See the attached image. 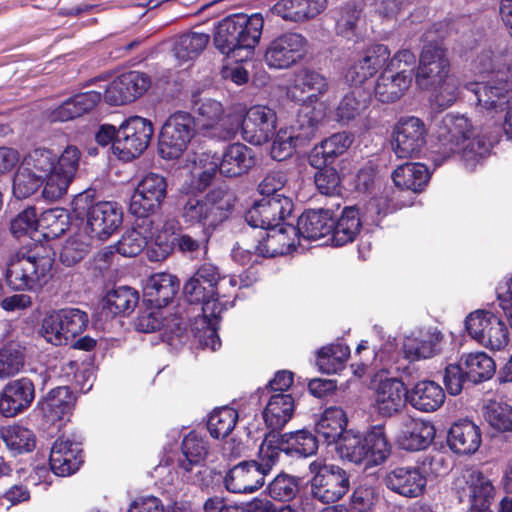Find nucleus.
<instances>
[{"instance_id": "1", "label": "nucleus", "mask_w": 512, "mask_h": 512, "mask_svg": "<svg viewBox=\"0 0 512 512\" xmlns=\"http://www.w3.org/2000/svg\"><path fill=\"white\" fill-rule=\"evenodd\" d=\"M471 121L462 114L448 113L437 124L435 153L443 159L460 153L466 166L473 168L489 153V147L473 135Z\"/></svg>"}, {"instance_id": "2", "label": "nucleus", "mask_w": 512, "mask_h": 512, "mask_svg": "<svg viewBox=\"0 0 512 512\" xmlns=\"http://www.w3.org/2000/svg\"><path fill=\"white\" fill-rule=\"evenodd\" d=\"M235 204L232 192L217 188L207 194H186L179 200V213L188 226H200L203 234L211 233L225 221Z\"/></svg>"}, {"instance_id": "3", "label": "nucleus", "mask_w": 512, "mask_h": 512, "mask_svg": "<svg viewBox=\"0 0 512 512\" xmlns=\"http://www.w3.org/2000/svg\"><path fill=\"white\" fill-rule=\"evenodd\" d=\"M51 268L50 257L40 256L35 250H19L6 263L5 280L15 291L35 292L48 282Z\"/></svg>"}, {"instance_id": "4", "label": "nucleus", "mask_w": 512, "mask_h": 512, "mask_svg": "<svg viewBox=\"0 0 512 512\" xmlns=\"http://www.w3.org/2000/svg\"><path fill=\"white\" fill-rule=\"evenodd\" d=\"M337 452L342 459L368 468L384 463L390 455L391 446L384 428L374 426L363 437L347 431L338 442Z\"/></svg>"}, {"instance_id": "5", "label": "nucleus", "mask_w": 512, "mask_h": 512, "mask_svg": "<svg viewBox=\"0 0 512 512\" xmlns=\"http://www.w3.org/2000/svg\"><path fill=\"white\" fill-rule=\"evenodd\" d=\"M329 88L330 83L325 75L313 69L302 68L293 74V79L286 88V95L301 106L298 114H307L310 117L320 110L323 120L327 106L320 100L328 93Z\"/></svg>"}, {"instance_id": "6", "label": "nucleus", "mask_w": 512, "mask_h": 512, "mask_svg": "<svg viewBox=\"0 0 512 512\" xmlns=\"http://www.w3.org/2000/svg\"><path fill=\"white\" fill-rule=\"evenodd\" d=\"M275 455L269 442H262L258 460L240 462L228 471L224 478L226 489L232 493H252L261 488L275 465Z\"/></svg>"}, {"instance_id": "7", "label": "nucleus", "mask_w": 512, "mask_h": 512, "mask_svg": "<svg viewBox=\"0 0 512 512\" xmlns=\"http://www.w3.org/2000/svg\"><path fill=\"white\" fill-rule=\"evenodd\" d=\"M196 135L194 117L184 111L170 115L162 126L159 136V153L164 159H177L188 148Z\"/></svg>"}, {"instance_id": "8", "label": "nucleus", "mask_w": 512, "mask_h": 512, "mask_svg": "<svg viewBox=\"0 0 512 512\" xmlns=\"http://www.w3.org/2000/svg\"><path fill=\"white\" fill-rule=\"evenodd\" d=\"M311 478V493L322 503H334L341 499L350 488L348 473L337 465L326 464L315 460L309 464Z\"/></svg>"}, {"instance_id": "9", "label": "nucleus", "mask_w": 512, "mask_h": 512, "mask_svg": "<svg viewBox=\"0 0 512 512\" xmlns=\"http://www.w3.org/2000/svg\"><path fill=\"white\" fill-rule=\"evenodd\" d=\"M314 116L298 114L295 124L282 127L277 132L271 147V156L277 161H283L293 155L297 145L312 139L322 121L321 111Z\"/></svg>"}, {"instance_id": "10", "label": "nucleus", "mask_w": 512, "mask_h": 512, "mask_svg": "<svg viewBox=\"0 0 512 512\" xmlns=\"http://www.w3.org/2000/svg\"><path fill=\"white\" fill-rule=\"evenodd\" d=\"M453 490L460 502L477 511L486 510L495 495L492 481L477 469L463 470L454 479Z\"/></svg>"}, {"instance_id": "11", "label": "nucleus", "mask_w": 512, "mask_h": 512, "mask_svg": "<svg viewBox=\"0 0 512 512\" xmlns=\"http://www.w3.org/2000/svg\"><path fill=\"white\" fill-rule=\"evenodd\" d=\"M153 136L152 123L140 116L127 119L118 129L113 142V153L124 161L139 156L149 145Z\"/></svg>"}, {"instance_id": "12", "label": "nucleus", "mask_w": 512, "mask_h": 512, "mask_svg": "<svg viewBox=\"0 0 512 512\" xmlns=\"http://www.w3.org/2000/svg\"><path fill=\"white\" fill-rule=\"evenodd\" d=\"M465 326L474 340L492 350H501L509 342V332L505 323L490 311L477 310L470 313Z\"/></svg>"}, {"instance_id": "13", "label": "nucleus", "mask_w": 512, "mask_h": 512, "mask_svg": "<svg viewBox=\"0 0 512 512\" xmlns=\"http://www.w3.org/2000/svg\"><path fill=\"white\" fill-rule=\"evenodd\" d=\"M194 111L202 131L211 137L228 138L233 136L240 124V117L226 113L223 105L214 99L206 98L194 102Z\"/></svg>"}, {"instance_id": "14", "label": "nucleus", "mask_w": 512, "mask_h": 512, "mask_svg": "<svg viewBox=\"0 0 512 512\" xmlns=\"http://www.w3.org/2000/svg\"><path fill=\"white\" fill-rule=\"evenodd\" d=\"M450 75V62L446 49L439 43L426 44L420 54L415 73L416 85L426 91Z\"/></svg>"}, {"instance_id": "15", "label": "nucleus", "mask_w": 512, "mask_h": 512, "mask_svg": "<svg viewBox=\"0 0 512 512\" xmlns=\"http://www.w3.org/2000/svg\"><path fill=\"white\" fill-rule=\"evenodd\" d=\"M235 117H240L243 139L252 145L266 144L275 134L277 114L266 105H253L244 116L235 114Z\"/></svg>"}, {"instance_id": "16", "label": "nucleus", "mask_w": 512, "mask_h": 512, "mask_svg": "<svg viewBox=\"0 0 512 512\" xmlns=\"http://www.w3.org/2000/svg\"><path fill=\"white\" fill-rule=\"evenodd\" d=\"M293 207L292 199L288 196L264 197L247 211L245 220L253 228H277L291 215Z\"/></svg>"}, {"instance_id": "17", "label": "nucleus", "mask_w": 512, "mask_h": 512, "mask_svg": "<svg viewBox=\"0 0 512 512\" xmlns=\"http://www.w3.org/2000/svg\"><path fill=\"white\" fill-rule=\"evenodd\" d=\"M166 192L167 182L162 175L157 173L145 175L131 198L130 212L138 218H143L144 224L152 223L147 216L160 206L166 197Z\"/></svg>"}, {"instance_id": "18", "label": "nucleus", "mask_w": 512, "mask_h": 512, "mask_svg": "<svg viewBox=\"0 0 512 512\" xmlns=\"http://www.w3.org/2000/svg\"><path fill=\"white\" fill-rule=\"evenodd\" d=\"M427 128L415 116L399 119L394 130L393 150L398 158L417 156L426 144Z\"/></svg>"}, {"instance_id": "19", "label": "nucleus", "mask_w": 512, "mask_h": 512, "mask_svg": "<svg viewBox=\"0 0 512 512\" xmlns=\"http://www.w3.org/2000/svg\"><path fill=\"white\" fill-rule=\"evenodd\" d=\"M372 407L381 416L391 417L401 411L407 400L404 383L395 377L373 381Z\"/></svg>"}, {"instance_id": "20", "label": "nucleus", "mask_w": 512, "mask_h": 512, "mask_svg": "<svg viewBox=\"0 0 512 512\" xmlns=\"http://www.w3.org/2000/svg\"><path fill=\"white\" fill-rule=\"evenodd\" d=\"M305 46L302 34H281L267 48L265 62L270 68L288 69L304 57Z\"/></svg>"}, {"instance_id": "21", "label": "nucleus", "mask_w": 512, "mask_h": 512, "mask_svg": "<svg viewBox=\"0 0 512 512\" xmlns=\"http://www.w3.org/2000/svg\"><path fill=\"white\" fill-rule=\"evenodd\" d=\"M122 210L117 203L102 201L88 207L87 229L92 237L109 238L122 223Z\"/></svg>"}, {"instance_id": "22", "label": "nucleus", "mask_w": 512, "mask_h": 512, "mask_svg": "<svg viewBox=\"0 0 512 512\" xmlns=\"http://www.w3.org/2000/svg\"><path fill=\"white\" fill-rule=\"evenodd\" d=\"M263 442H269L271 448L276 452L275 464L278 462L281 452L308 457L315 454L318 449L316 436L305 429L286 433L282 436L271 433L264 438Z\"/></svg>"}, {"instance_id": "23", "label": "nucleus", "mask_w": 512, "mask_h": 512, "mask_svg": "<svg viewBox=\"0 0 512 512\" xmlns=\"http://www.w3.org/2000/svg\"><path fill=\"white\" fill-rule=\"evenodd\" d=\"M35 398L33 382L22 377L8 382L0 395V413L14 417L30 407Z\"/></svg>"}, {"instance_id": "24", "label": "nucleus", "mask_w": 512, "mask_h": 512, "mask_svg": "<svg viewBox=\"0 0 512 512\" xmlns=\"http://www.w3.org/2000/svg\"><path fill=\"white\" fill-rule=\"evenodd\" d=\"M389 55L390 51L387 46L382 44H376L367 48L363 55L355 60L347 69L345 74L346 81L355 86L363 84L386 65Z\"/></svg>"}, {"instance_id": "25", "label": "nucleus", "mask_w": 512, "mask_h": 512, "mask_svg": "<svg viewBox=\"0 0 512 512\" xmlns=\"http://www.w3.org/2000/svg\"><path fill=\"white\" fill-rule=\"evenodd\" d=\"M466 89L473 92L479 106L486 110L502 109L512 96V81L499 75L487 82L467 83Z\"/></svg>"}, {"instance_id": "26", "label": "nucleus", "mask_w": 512, "mask_h": 512, "mask_svg": "<svg viewBox=\"0 0 512 512\" xmlns=\"http://www.w3.org/2000/svg\"><path fill=\"white\" fill-rule=\"evenodd\" d=\"M73 396L66 386L50 390L45 397L37 403L45 423L60 428L71 414Z\"/></svg>"}, {"instance_id": "27", "label": "nucleus", "mask_w": 512, "mask_h": 512, "mask_svg": "<svg viewBox=\"0 0 512 512\" xmlns=\"http://www.w3.org/2000/svg\"><path fill=\"white\" fill-rule=\"evenodd\" d=\"M385 484L391 491L408 498L423 494L427 479L418 467H396L385 476Z\"/></svg>"}, {"instance_id": "28", "label": "nucleus", "mask_w": 512, "mask_h": 512, "mask_svg": "<svg viewBox=\"0 0 512 512\" xmlns=\"http://www.w3.org/2000/svg\"><path fill=\"white\" fill-rule=\"evenodd\" d=\"M254 165L252 149L242 143L228 145L220 158V162L212 169L218 168L220 174L226 177L240 176Z\"/></svg>"}, {"instance_id": "29", "label": "nucleus", "mask_w": 512, "mask_h": 512, "mask_svg": "<svg viewBox=\"0 0 512 512\" xmlns=\"http://www.w3.org/2000/svg\"><path fill=\"white\" fill-rule=\"evenodd\" d=\"M412 82L411 73L395 72L385 67L375 83L374 96L382 103H393L399 100L408 90Z\"/></svg>"}, {"instance_id": "30", "label": "nucleus", "mask_w": 512, "mask_h": 512, "mask_svg": "<svg viewBox=\"0 0 512 512\" xmlns=\"http://www.w3.org/2000/svg\"><path fill=\"white\" fill-rule=\"evenodd\" d=\"M49 460L56 475L69 476L76 472L82 463L81 450L77 444L58 438L51 448Z\"/></svg>"}, {"instance_id": "31", "label": "nucleus", "mask_w": 512, "mask_h": 512, "mask_svg": "<svg viewBox=\"0 0 512 512\" xmlns=\"http://www.w3.org/2000/svg\"><path fill=\"white\" fill-rule=\"evenodd\" d=\"M398 436L399 446L407 451L426 449L435 437V427L429 421L407 418Z\"/></svg>"}, {"instance_id": "32", "label": "nucleus", "mask_w": 512, "mask_h": 512, "mask_svg": "<svg viewBox=\"0 0 512 512\" xmlns=\"http://www.w3.org/2000/svg\"><path fill=\"white\" fill-rule=\"evenodd\" d=\"M441 340V333L436 331H419L412 333L403 340V355L410 361L431 358L439 353Z\"/></svg>"}, {"instance_id": "33", "label": "nucleus", "mask_w": 512, "mask_h": 512, "mask_svg": "<svg viewBox=\"0 0 512 512\" xmlns=\"http://www.w3.org/2000/svg\"><path fill=\"white\" fill-rule=\"evenodd\" d=\"M261 34H214V45L236 62L247 60L259 43Z\"/></svg>"}, {"instance_id": "34", "label": "nucleus", "mask_w": 512, "mask_h": 512, "mask_svg": "<svg viewBox=\"0 0 512 512\" xmlns=\"http://www.w3.org/2000/svg\"><path fill=\"white\" fill-rule=\"evenodd\" d=\"M327 0H279L271 13L291 22H303L316 17L326 8Z\"/></svg>"}, {"instance_id": "35", "label": "nucleus", "mask_w": 512, "mask_h": 512, "mask_svg": "<svg viewBox=\"0 0 512 512\" xmlns=\"http://www.w3.org/2000/svg\"><path fill=\"white\" fill-rule=\"evenodd\" d=\"M353 142L352 136L346 132L334 133L316 145L308 156L309 164L314 168L329 165L346 152Z\"/></svg>"}, {"instance_id": "36", "label": "nucleus", "mask_w": 512, "mask_h": 512, "mask_svg": "<svg viewBox=\"0 0 512 512\" xmlns=\"http://www.w3.org/2000/svg\"><path fill=\"white\" fill-rule=\"evenodd\" d=\"M407 400L419 411L433 412L443 405L445 392L435 381L422 380L407 390Z\"/></svg>"}, {"instance_id": "37", "label": "nucleus", "mask_w": 512, "mask_h": 512, "mask_svg": "<svg viewBox=\"0 0 512 512\" xmlns=\"http://www.w3.org/2000/svg\"><path fill=\"white\" fill-rule=\"evenodd\" d=\"M447 441L455 453L473 454L481 444L480 429L469 420L454 423L449 430Z\"/></svg>"}, {"instance_id": "38", "label": "nucleus", "mask_w": 512, "mask_h": 512, "mask_svg": "<svg viewBox=\"0 0 512 512\" xmlns=\"http://www.w3.org/2000/svg\"><path fill=\"white\" fill-rule=\"evenodd\" d=\"M334 221L329 210L305 211L297 222L299 236L307 240H317L329 235Z\"/></svg>"}, {"instance_id": "39", "label": "nucleus", "mask_w": 512, "mask_h": 512, "mask_svg": "<svg viewBox=\"0 0 512 512\" xmlns=\"http://www.w3.org/2000/svg\"><path fill=\"white\" fill-rule=\"evenodd\" d=\"M179 288L177 278L169 273L152 275L144 286V296L152 305L160 308L169 304Z\"/></svg>"}, {"instance_id": "40", "label": "nucleus", "mask_w": 512, "mask_h": 512, "mask_svg": "<svg viewBox=\"0 0 512 512\" xmlns=\"http://www.w3.org/2000/svg\"><path fill=\"white\" fill-rule=\"evenodd\" d=\"M294 409V399L290 394L271 395L263 411L265 424L273 431L282 429L292 418Z\"/></svg>"}, {"instance_id": "41", "label": "nucleus", "mask_w": 512, "mask_h": 512, "mask_svg": "<svg viewBox=\"0 0 512 512\" xmlns=\"http://www.w3.org/2000/svg\"><path fill=\"white\" fill-rule=\"evenodd\" d=\"M347 417L344 410L340 407H328L322 413L320 419L315 425L316 433L327 444L336 443L348 431L345 430Z\"/></svg>"}, {"instance_id": "42", "label": "nucleus", "mask_w": 512, "mask_h": 512, "mask_svg": "<svg viewBox=\"0 0 512 512\" xmlns=\"http://www.w3.org/2000/svg\"><path fill=\"white\" fill-rule=\"evenodd\" d=\"M430 173L421 163H405L399 165L392 173L394 184L401 188L419 192L428 183Z\"/></svg>"}, {"instance_id": "43", "label": "nucleus", "mask_w": 512, "mask_h": 512, "mask_svg": "<svg viewBox=\"0 0 512 512\" xmlns=\"http://www.w3.org/2000/svg\"><path fill=\"white\" fill-rule=\"evenodd\" d=\"M361 229L359 210L354 206L345 207L341 216L332 227V242L343 246L353 242Z\"/></svg>"}, {"instance_id": "44", "label": "nucleus", "mask_w": 512, "mask_h": 512, "mask_svg": "<svg viewBox=\"0 0 512 512\" xmlns=\"http://www.w3.org/2000/svg\"><path fill=\"white\" fill-rule=\"evenodd\" d=\"M264 18L261 13H237L213 23V32H262Z\"/></svg>"}, {"instance_id": "45", "label": "nucleus", "mask_w": 512, "mask_h": 512, "mask_svg": "<svg viewBox=\"0 0 512 512\" xmlns=\"http://www.w3.org/2000/svg\"><path fill=\"white\" fill-rule=\"evenodd\" d=\"M487 424L496 432L512 433V404L489 400L482 408Z\"/></svg>"}, {"instance_id": "46", "label": "nucleus", "mask_w": 512, "mask_h": 512, "mask_svg": "<svg viewBox=\"0 0 512 512\" xmlns=\"http://www.w3.org/2000/svg\"><path fill=\"white\" fill-rule=\"evenodd\" d=\"M469 381L479 383L490 379L495 373V362L484 352L468 353L461 357Z\"/></svg>"}, {"instance_id": "47", "label": "nucleus", "mask_w": 512, "mask_h": 512, "mask_svg": "<svg viewBox=\"0 0 512 512\" xmlns=\"http://www.w3.org/2000/svg\"><path fill=\"white\" fill-rule=\"evenodd\" d=\"M141 223L137 228L126 231L117 243V251L127 257L138 255L148 244V239L154 238V233L147 230L152 223H143V218H139Z\"/></svg>"}, {"instance_id": "48", "label": "nucleus", "mask_w": 512, "mask_h": 512, "mask_svg": "<svg viewBox=\"0 0 512 512\" xmlns=\"http://www.w3.org/2000/svg\"><path fill=\"white\" fill-rule=\"evenodd\" d=\"M139 301L137 290L120 286L108 292L104 299V307L112 314H128L134 310Z\"/></svg>"}, {"instance_id": "49", "label": "nucleus", "mask_w": 512, "mask_h": 512, "mask_svg": "<svg viewBox=\"0 0 512 512\" xmlns=\"http://www.w3.org/2000/svg\"><path fill=\"white\" fill-rule=\"evenodd\" d=\"M369 100L367 94L361 89H355L347 94L339 102L336 108V117L339 122L348 123L368 108Z\"/></svg>"}, {"instance_id": "50", "label": "nucleus", "mask_w": 512, "mask_h": 512, "mask_svg": "<svg viewBox=\"0 0 512 512\" xmlns=\"http://www.w3.org/2000/svg\"><path fill=\"white\" fill-rule=\"evenodd\" d=\"M350 355V349L343 343L331 344L318 351L317 365L326 374L338 373Z\"/></svg>"}, {"instance_id": "51", "label": "nucleus", "mask_w": 512, "mask_h": 512, "mask_svg": "<svg viewBox=\"0 0 512 512\" xmlns=\"http://www.w3.org/2000/svg\"><path fill=\"white\" fill-rule=\"evenodd\" d=\"M1 437L14 455L31 452L36 445L33 431L20 425L4 428L1 431Z\"/></svg>"}, {"instance_id": "52", "label": "nucleus", "mask_w": 512, "mask_h": 512, "mask_svg": "<svg viewBox=\"0 0 512 512\" xmlns=\"http://www.w3.org/2000/svg\"><path fill=\"white\" fill-rule=\"evenodd\" d=\"M238 420V413L231 407L215 409L209 416L207 428L213 438L220 439L228 436Z\"/></svg>"}, {"instance_id": "53", "label": "nucleus", "mask_w": 512, "mask_h": 512, "mask_svg": "<svg viewBox=\"0 0 512 512\" xmlns=\"http://www.w3.org/2000/svg\"><path fill=\"white\" fill-rule=\"evenodd\" d=\"M208 41V34H180L173 47L174 56L180 62L193 60L206 47Z\"/></svg>"}, {"instance_id": "54", "label": "nucleus", "mask_w": 512, "mask_h": 512, "mask_svg": "<svg viewBox=\"0 0 512 512\" xmlns=\"http://www.w3.org/2000/svg\"><path fill=\"white\" fill-rule=\"evenodd\" d=\"M182 452L185 459L180 462V468L189 472L193 465H198L207 455V443L197 433L190 432L182 441Z\"/></svg>"}, {"instance_id": "55", "label": "nucleus", "mask_w": 512, "mask_h": 512, "mask_svg": "<svg viewBox=\"0 0 512 512\" xmlns=\"http://www.w3.org/2000/svg\"><path fill=\"white\" fill-rule=\"evenodd\" d=\"M56 155L48 149H35L21 161V165L44 180L55 169Z\"/></svg>"}, {"instance_id": "56", "label": "nucleus", "mask_w": 512, "mask_h": 512, "mask_svg": "<svg viewBox=\"0 0 512 512\" xmlns=\"http://www.w3.org/2000/svg\"><path fill=\"white\" fill-rule=\"evenodd\" d=\"M426 91L430 92V100L435 107L446 109L452 106L458 98L459 82L453 75H450Z\"/></svg>"}, {"instance_id": "57", "label": "nucleus", "mask_w": 512, "mask_h": 512, "mask_svg": "<svg viewBox=\"0 0 512 512\" xmlns=\"http://www.w3.org/2000/svg\"><path fill=\"white\" fill-rule=\"evenodd\" d=\"M40 333L47 342L56 346L66 345L72 341L66 333L59 310L52 312L43 319Z\"/></svg>"}, {"instance_id": "58", "label": "nucleus", "mask_w": 512, "mask_h": 512, "mask_svg": "<svg viewBox=\"0 0 512 512\" xmlns=\"http://www.w3.org/2000/svg\"><path fill=\"white\" fill-rule=\"evenodd\" d=\"M24 366V354L21 348L14 344L5 345L0 349V379H6L18 374Z\"/></svg>"}, {"instance_id": "59", "label": "nucleus", "mask_w": 512, "mask_h": 512, "mask_svg": "<svg viewBox=\"0 0 512 512\" xmlns=\"http://www.w3.org/2000/svg\"><path fill=\"white\" fill-rule=\"evenodd\" d=\"M44 180L20 164L13 179V195L25 199L34 194Z\"/></svg>"}, {"instance_id": "60", "label": "nucleus", "mask_w": 512, "mask_h": 512, "mask_svg": "<svg viewBox=\"0 0 512 512\" xmlns=\"http://www.w3.org/2000/svg\"><path fill=\"white\" fill-rule=\"evenodd\" d=\"M298 491L296 480L287 474L277 475L268 485L271 498L279 501H288L294 498Z\"/></svg>"}, {"instance_id": "61", "label": "nucleus", "mask_w": 512, "mask_h": 512, "mask_svg": "<svg viewBox=\"0 0 512 512\" xmlns=\"http://www.w3.org/2000/svg\"><path fill=\"white\" fill-rule=\"evenodd\" d=\"M46 179L42 196L45 200L54 202L62 198L73 180L62 175L60 172L53 171L45 176Z\"/></svg>"}, {"instance_id": "62", "label": "nucleus", "mask_w": 512, "mask_h": 512, "mask_svg": "<svg viewBox=\"0 0 512 512\" xmlns=\"http://www.w3.org/2000/svg\"><path fill=\"white\" fill-rule=\"evenodd\" d=\"M314 176V182L318 191L327 196H332L339 193L340 176L337 170L328 165L318 168Z\"/></svg>"}, {"instance_id": "63", "label": "nucleus", "mask_w": 512, "mask_h": 512, "mask_svg": "<svg viewBox=\"0 0 512 512\" xmlns=\"http://www.w3.org/2000/svg\"><path fill=\"white\" fill-rule=\"evenodd\" d=\"M59 312L64 322L66 333L73 341L76 336L85 330L88 323L87 314L77 308H65L59 310Z\"/></svg>"}, {"instance_id": "64", "label": "nucleus", "mask_w": 512, "mask_h": 512, "mask_svg": "<svg viewBox=\"0 0 512 512\" xmlns=\"http://www.w3.org/2000/svg\"><path fill=\"white\" fill-rule=\"evenodd\" d=\"M40 225V218L37 216L34 207H27L11 221V232L16 237L35 232Z\"/></svg>"}]
</instances>
